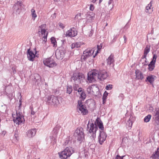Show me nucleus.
Listing matches in <instances>:
<instances>
[{
    "mask_svg": "<svg viewBox=\"0 0 159 159\" xmlns=\"http://www.w3.org/2000/svg\"><path fill=\"white\" fill-rule=\"evenodd\" d=\"M71 142L70 140L69 139L67 138L66 139V141L64 144L65 145H66L68 144H70L71 143Z\"/></svg>",
    "mask_w": 159,
    "mask_h": 159,
    "instance_id": "obj_34",
    "label": "nucleus"
},
{
    "mask_svg": "<svg viewBox=\"0 0 159 159\" xmlns=\"http://www.w3.org/2000/svg\"><path fill=\"white\" fill-rule=\"evenodd\" d=\"M89 9L91 11H93L94 9V7L92 4H90Z\"/></svg>",
    "mask_w": 159,
    "mask_h": 159,
    "instance_id": "obj_43",
    "label": "nucleus"
},
{
    "mask_svg": "<svg viewBox=\"0 0 159 159\" xmlns=\"http://www.w3.org/2000/svg\"><path fill=\"white\" fill-rule=\"evenodd\" d=\"M77 91L79 93V94L84 92V90L81 88H79Z\"/></svg>",
    "mask_w": 159,
    "mask_h": 159,
    "instance_id": "obj_40",
    "label": "nucleus"
},
{
    "mask_svg": "<svg viewBox=\"0 0 159 159\" xmlns=\"http://www.w3.org/2000/svg\"><path fill=\"white\" fill-rule=\"evenodd\" d=\"M31 114H32V115H34V114H35V112H34L33 111V110H31Z\"/></svg>",
    "mask_w": 159,
    "mask_h": 159,
    "instance_id": "obj_51",
    "label": "nucleus"
},
{
    "mask_svg": "<svg viewBox=\"0 0 159 159\" xmlns=\"http://www.w3.org/2000/svg\"><path fill=\"white\" fill-rule=\"evenodd\" d=\"M147 65V64H145L144 65Z\"/></svg>",
    "mask_w": 159,
    "mask_h": 159,
    "instance_id": "obj_59",
    "label": "nucleus"
},
{
    "mask_svg": "<svg viewBox=\"0 0 159 159\" xmlns=\"http://www.w3.org/2000/svg\"><path fill=\"white\" fill-rule=\"evenodd\" d=\"M74 152L73 148L71 147H67L63 151L58 154L61 159H66Z\"/></svg>",
    "mask_w": 159,
    "mask_h": 159,
    "instance_id": "obj_3",
    "label": "nucleus"
},
{
    "mask_svg": "<svg viewBox=\"0 0 159 159\" xmlns=\"http://www.w3.org/2000/svg\"><path fill=\"white\" fill-rule=\"evenodd\" d=\"M35 129H32L29 130L27 133V136L29 138H31L35 135L36 133Z\"/></svg>",
    "mask_w": 159,
    "mask_h": 159,
    "instance_id": "obj_19",
    "label": "nucleus"
},
{
    "mask_svg": "<svg viewBox=\"0 0 159 159\" xmlns=\"http://www.w3.org/2000/svg\"><path fill=\"white\" fill-rule=\"evenodd\" d=\"M123 38L124 39L125 42V43L126 40V37L125 35H124L123 37Z\"/></svg>",
    "mask_w": 159,
    "mask_h": 159,
    "instance_id": "obj_50",
    "label": "nucleus"
},
{
    "mask_svg": "<svg viewBox=\"0 0 159 159\" xmlns=\"http://www.w3.org/2000/svg\"><path fill=\"white\" fill-rule=\"evenodd\" d=\"M150 158L152 159H159V148H158L157 150L153 152Z\"/></svg>",
    "mask_w": 159,
    "mask_h": 159,
    "instance_id": "obj_18",
    "label": "nucleus"
},
{
    "mask_svg": "<svg viewBox=\"0 0 159 159\" xmlns=\"http://www.w3.org/2000/svg\"><path fill=\"white\" fill-rule=\"evenodd\" d=\"M127 26V24L126 25H125V27H124V28H125L126 26Z\"/></svg>",
    "mask_w": 159,
    "mask_h": 159,
    "instance_id": "obj_56",
    "label": "nucleus"
},
{
    "mask_svg": "<svg viewBox=\"0 0 159 159\" xmlns=\"http://www.w3.org/2000/svg\"><path fill=\"white\" fill-rule=\"evenodd\" d=\"M86 82L88 83L95 82L96 80H103L106 79L108 75L105 70H98L95 69L92 70L88 73Z\"/></svg>",
    "mask_w": 159,
    "mask_h": 159,
    "instance_id": "obj_1",
    "label": "nucleus"
},
{
    "mask_svg": "<svg viewBox=\"0 0 159 159\" xmlns=\"http://www.w3.org/2000/svg\"><path fill=\"white\" fill-rule=\"evenodd\" d=\"M154 122L157 125H159V109H156L152 113Z\"/></svg>",
    "mask_w": 159,
    "mask_h": 159,
    "instance_id": "obj_12",
    "label": "nucleus"
},
{
    "mask_svg": "<svg viewBox=\"0 0 159 159\" xmlns=\"http://www.w3.org/2000/svg\"><path fill=\"white\" fill-rule=\"evenodd\" d=\"M78 84H75V85L73 86V89L75 91H77L78 90V88L79 89V86L78 85Z\"/></svg>",
    "mask_w": 159,
    "mask_h": 159,
    "instance_id": "obj_37",
    "label": "nucleus"
},
{
    "mask_svg": "<svg viewBox=\"0 0 159 159\" xmlns=\"http://www.w3.org/2000/svg\"><path fill=\"white\" fill-rule=\"evenodd\" d=\"M97 0H91V2L94 3L96 2Z\"/></svg>",
    "mask_w": 159,
    "mask_h": 159,
    "instance_id": "obj_53",
    "label": "nucleus"
},
{
    "mask_svg": "<svg viewBox=\"0 0 159 159\" xmlns=\"http://www.w3.org/2000/svg\"><path fill=\"white\" fill-rule=\"evenodd\" d=\"M21 106V104L20 103L19 106V107H20V106Z\"/></svg>",
    "mask_w": 159,
    "mask_h": 159,
    "instance_id": "obj_57",
    "label": "nucleus"
},
{
    "mask_svg": "<svg viewBox=\"0 0 159 159\" xmlns=\"http://www.w3.org/2000/svg\"><path fill=\"white\" fill-rule=\"evenodd\" d=\"M125 156H123L122 157H120L119 155H117L115 159H123V157Z\"/></svg>",
    "mask_w": 159,
    "mask_h": 159,
    "instance_id": "obj_41",
    "label": "nucleus"
},
{
    "mask_svg": "<svg viewBox=\"0 0 159 159\" xmlns=\"http://www.w3.org/2000/svg\"><path fill=\"white\" fill-rule=\"evenodd\" d=\"M75 43H73L71 45V48H76L75 47Z\"/></svg>",
    "mask_w": 159,
    "mask_h": 159,
    "instance_id": "obj_45",
    "label": "nucleus"
},
{
    "mask_svg": "<svg viewBox=\"0 0 159 159\" xmlns=\"http://www.w3.org/2000/svg\"><path fill=\"white\" fill-rule=\"evenodd\" d=\"M151 115H148V116L145 117L144 119V121L145 122H149L151 117Z\"/></svg>",
    "mask_w": 159,
    "mask_h": 159,
    "instance_id": "obj_26",
    "label": "nucleus"
},
{
    "mask_svg": "<svg viewBox=\"0 0 159 159\" xmlns=\"http://www.w3.org/2000/svg\"><path fill=\"white\" fill-rule=\"evenodd\" d=\"M152 1H151L149 3L148 6L146 7L145 11L146 12H149V10L151 9V7L152 6L151 4Z\"/></svg>",
    "mask_w": 159,
    "mask_h": 159,
    "instance_id": "obj_29",
    "label": "nucleus"
},
{
    "mask_svg": "<svg viewBox=\"0 0 159 159\" xmlns=\"http://www.w3.org/2000/svg\"><path fill=\"white\" fill-rule=\"evenodd\" d=\"M145 62L146 63H147V61H146V60L145 61Z\"/></svg>",
    "mask_w": 159,
    "mask_h": 159,
    "instance_id": "obj_58",
    "label": "nucleus"
},
{
    "mask_svg": "<svg viewBox=\"0 0 159 159\" xmlns=\"http://www.w3.org/2000/svg\"><path fill=\"white\" fill-rule=\"evenodd\" d=\"M147 55V54H145L144 53L143 55L142 56V59H144V58H146V57Z\"/></svg>",
    "mask_w": 159,
    "mask_h": 159,
    "instance_id": "obj_47",
    "label": "nucleus"
},
{
    "mask_svg": "<svg viewBox=\"0 0 159 159\" xmlns=\"http://www.w3.org/2000/svg\"><path fill=\"white\" fill-rule=\"evenodd\" d=\"M102 46L103 44L102 43H100V45H97L98 50L97 51L96 53L95 54V56H93V57L94 58L95 57V55H96L97 53L98 52V51H100V49L102 48Z\"/></svg>",
    "mask_w": 159,
    "mask_h": 159,
    "instance_id": "obj_32",
    "label": "nucleus"
},
{
    "mask_svg": "<svg viewBox=\"0 0 159 159\" xmlns=\"http://www.w3.org/2000/svg\"><path fill=\"white\" fill-rule=\"evenodd\" d=\"M66 52V50L64 48H59L56 51V57L58 59L61 60L64 57Z\"/></svg>",
    "mask_w": 159,
    "mask_h": 159,
    "instance_id": "obj_9",
    "label": "nucleus"
},
{
    "mask_svg": "<svg viewBox=\"0 0 159 159\" xmlns=\"http://www.w3.org/2000/svg\"><path fill=\"white\" fill-rule=\"evenodd\" d=\"M98 90V88L95 85L89 86L87 89V92L89 94H93Z\"/></svg>",
    "mask_w": 159,
    "mask_h": 159,
    "instance_id": "obj_16",
    "label": "nucleus"
},
{
    "mask_svg": "<svg viewBox=\"0 0 159 159\" xmlns=\"http://www.w3.org/2000/svg\"><path fill=\"white\" fill-rule=\"evenodd\" d=\"M16 115L12 114L13 121L15 123L19 125L24 121L25 120L24 116L21 115V113L16 111Z\"/></svg>",
    "mask_w": 159,
    "mask_h": 159,
    "instance_id": "obj_7",
    "label": "nucleus"
},
{
    "mask_svg": "<svg viewBox=\"0 0 159 159\" xmlns=\"http://www.w3.org/2000/svg\"><path fill=\"white\" fill-rule=\"evenodd\" d=\"M150 48L147 46L145 48L144 53L147 55L150 51Z\"/></svg>",
    "mask_w": 159,
    "mask_h": 159,
    "instance_id": "obj_33",
    "label": "nucleus"
},
{
    "mask_svg": "<svg viewBox=\"0 0 159 159\" xmlns=\"http://www.w3.org/2000/svg\"><path fill=\"white\" fill-rule=\"evenodd\" d=\"M75 44L76 45L75 47L76 48H78L80 47L81 45V43L80 42L75 43Z\"/></svg>",
    "mask_w": 159,
    "mask_h": 159,
    "instance_id": "obj_38",
    "label": "nucleus"
},
{
    "mask_svg": "<svg viewBox=\"0 0 159 159\" xmlns=\"http://www.w3.org/2000/svg\"><path fill=\"white\" fill-rule=\"evenodd\" d=\"M136 78L137 79L142 80L143 78V76L141 72L139 70H136L135 71Z\"/></svg>",
    "mask_w": 159,
    "mask_h": 159,
    "instance_id": "obj_22",
    "label": "nucleus"
},
{
    "mask_svg": "<svg viewBox=\"0 0 159 159\" xmlns=\"http://www.w3.org/2000/svg\"><path fill=\"white\" fill-rule=\"evenodd\" d=\"M157 57L156 55H153L152 60L151 61H152L153 62H154V63H155L156 59H157Z\"/></svg>",
    "mask_w": 159,
    "mask_h": 159,
    "instance_id": "obj_39",
    "label": "nucleus"
},
{
    "mask_svg": "<svg viewBox=\"0 0 159 159\" xmlns=\"http://www.w3.org/2000/svg\"><path fill=\"white\" fill-rule=\"evenodd\" d=\"M77 31L74 28L70 29L66 32V35L71 37H74L77 35Z\"/></svg>",
    "mask_w": 159,
    "mask_h": 159,
    "instance_id": "obj_14",
    "label": "nucleus"
},
{
    "mask_svg": "<svg viewBox=\"0 0 159 159\" xmlns=\"http://www.w3.org/2000/svg\"><path fill=\"white\" fill-rule=\"evenodd\" d=\"M98 127L101 130L104 129L103 123L100 119L98 118L97 119L94 123H90L89 121L87 125V130L89 131L88 134L92 142L94 141L96 138V133Z\"/></svg>",
    "mask_w": 159,
    "mask_h": 159,
    "instance_id": "obj_2",
    "label": "nucleus"
},
{
    "mask_svg": "<svg viewBox=\"0 0 159 159\" xmlns=\"http://www.w3.org/2000/svg\"><path fill=\"white\" fill-rule=\"evenodd\" d=\"M77 111L79 113L82 114L83 115H86L88 113L86 107L82 104V102L81 101H78Z\"/></svg>",
    "mask_w": 159,
    "mask_h": 159,
    "instance_id": "obj_10",
    "label": "nucleus"
},
{
    "mask_svg": "<svg viewBox=\"0 0 159 159\" xmlns=\"http://www.w3.org/2000/svg\"><path fill=\"white\" fill-rule=\"evenodd\" d=\"M22 5L21 2H17L15 4V6H14V8H15V7H16V6H17L18 7V10L20 8H21L22 6Z\"/></svg>",
    "mask_w": 159,
    "mask_h": 159,
    "instance_id": "obj_27",
    "label": "nucleus"
},
{
    "mask_svg": "<svg viewBox=\"0 0 159 159\" xmlns=\"http://www.w3.org/2000/svg\"><path fill=\"white\" fill-rule=\"evenodd\" d=\"M80 98H81L82 100L84 101L86 97V94L85 92L84 91L81 93H80Z\"/></svg>",
    "mask_w": 159,
    "mask_h": 159,
    "instance_id": "obj_28",
    "label": "nucleus"
},
{
    "mask_svg": "<svg viewBox=\"0 0 159 159\" xmlns=\"http://www.w3.org/2000/svg\"><path fill=\"white\" fill-rule=\"evenodd\" d=\"M155 63L151 61L150 64L148 65V70L150 71H152L154 68Z\"/></svg>",
    "mask_w": 159,
    "mask_h": 159,
    "instance_id": "obj_23",
    "label": "nucleus"
},
{
    "mask_svg": "<svg viewBox=\"0 0 159 159\" xmlns=\"http://www.w3.org/2000/svg\"><path fill=\"white\" fill-rule=\"evenodd\" d=\"M155 76L153 75L148 76L147 78L146 81H148L150 84H152L154 81Z\"/></svg>",
    "mask_w": 159,
    "mask_h": 159,
    "instance_id": "obj_24",
    "label": "nucleus"
},
{
    "mask_svg": "<svg viewBox=\"0 0 159 159\" xmlns=\"http://www.w3.org/2000/svg\"><path fill=\"white\" fill-rule=\"evenodd\" d=\"M107 135L104 132L100 131V134L98 137V140L99 143L102 145L105 140Z\"/></svg>",
    "mask_w": 159,
    "mask_h": 159,
    "instance_id": "obj_13",
    "label": "nucleus"
},
{
    "mask_svg": "<svg viewBox=\"0 0 159 159\" xmlns=\"http://www.w3.org/2000/svg\"><path fill=\"white\" fill-rule=\"evenodd\" d=\"M15 137L16 138V140H18V134H15Z\"/></svg>",
    "mask_w": 159,
    "mask_h": 159,
    "instance_id": "obj_48",
    "label": "nucleus"
},
{
    "mask_svg": "<svg viewBox=\"0 0 159 159\" xmlns=\"http://www.w3.org/2000/svg\"><path fill=\"white\" fill-rule=\"evenodd\" d=\"M102 1V0H99V3H100Z\"/></svg>",
    "mask_w": 159,
    "mask_h": 159,
    "instance_id": "obj_55",
    "label": "nucleus"
},
{
    "mask_svg": "<svg viewBox=\"0 0 159 159\" xmlns=\"http://www.w3.org/2000/svg\"><path fill=\"white\" fill-rule=\"evenodd\" d=\"M59 126H57L55 128H54L53 130L55 131V132H56V133H57L58 132V129H59Z\"/></svg>",
    "mask_w": 159,
    "mask_h": 159,
    "instance_id": "obj_42",
    "label": "nucleus"
},
{
    "mask_svg": "<svg viewBox=\"0 0 159 159\" xmlns=\"http://www.w3.org/2000/svg\"><path fill=\"white\" fill-rule=\"evenodd\" d=\"M81 16V14H80V13L79 14H78L77 15L75 16V18H77V17H78V16Z\"/></svg>",
    "mask_w": 159,
    "mask_h": 159,
    "instance_id": "obj_49",
    "label": "nucleus"
},
{
    "mask_svg": "<svg viewBox=\"0 0 159 159\" xmlns=\"http://www.w3.org/2000/svg\"><path fill=\"white\" fill-rule=\"evenodd\" d=\"M31 15L32 16V17H33L34 18H34H36L37 16L36 14L35 11L33 9H31Z\"/></svg>",
    "mask_w": 159,
    "mask_h": 159,
    "instance_id": "obj_31",
    "label": "nucleus"
},
{
    "mask_svg": "<svg viewBox=\"0 0 159 159\" xmlns=\"http://www.w3.org/2000/svg\"><path fill=\"white\" fill-rule=\"evenodd\" d=\"M95 15L93 13L86 15L87 21L88 22H91L94 18Z\"/></svg>",
    "mask_w": 159,
    "mask_h": 159,
    "instance_id": "obj_20",
    "label": "nucleus"
},
{
    "mask_svg": "<svg viewBox=\"0 0 159 159\" xmlns=\"http://www.w3.org/2000/svg\"><path fill=\"white\" fill-rule=\"evenodd\" d=\"M112 0H110L108 2V4L110 5L111 3Z\"/></svg>",
    "mask_w": 159,
    "mask_h": 159,
    "instance_id": "obj_52",
    "label": "nucleus"
},
{
    "mask_svg": "<svg viewBox=\"0 0 159 159\" xmlns=\"http://www.w3.org/2000/svg\"><path fill=\"white\" fill-rule=\"evenodd\" d=\"M27 55L29 60L32 61H33L34 60V59L35 57V55L33 52L30 50V49L28 50Z\"/></svg>",
    "mask_w": 159,
    "mask_h": 159,
    "instance_id": "obj_17",
    "label": "nucleus"
},
{
    "mask_svg": "<svg viewBox=\"0 0 159 159\" xmlns=\"http://www.w3.org/2000/svg\"><path fill=\"white\" fill-rule=\"evenodd\" d=\"M126 124L127 125L128 124L129 127V128H131L132 125V121L129 119V120L127 122Z\"/></svg>",
    "mask_w": 159,
    "mask_h": 159,
    "instance_id": "obj_36",
    "label": "nucleus"
},
{
    "mask_svg": "<svg viewBox=\"0 0 159 159\" xmlns=\"http://www.w3.org/2000/svg\"><path fill=\"white\" fill-rule=\"evenodd\" d=\"M106 99V97L104 95L102 97L103 103H104L105 101V100Z\"/></svg>",
    "mask_w": 159,
    "mask_h": 159,
    "instance_id": "obj_46",
    "label": "nucleus"
},
{
    "mask_svg": "<svg viewBox=\"0 0 159 159\" xmlns=\"http://www.w3.org/2000/svg\"><path fill=\"white\" fill-rule=\"evenodd\" d=\"M114 60L113 56L111 55L107 60V65H111L112 64V66H114Z\"/></svg>",
    "mask_w": 159,
    "mask_h": 159,
    "instance_id": "obj_21",
    "label": "nucleus"
},
{
    "mask_svg": "<svg viewBox=\"0 0 159 159\" xmlns=\"http://www.w3.org/2000/svg\"><path fill=\"white\" fill-rule=\"evenodd\" d=\"M112 85L108 84L107 85L106 87V89L107 90H111L112 88Z\"/></svg>",
    "mask_w": 159,
    "mask_h": 159,
    "instance_id": "obj_35",
    "label": "nucleus"
},
{
    "mask_svg": "<svg viewBox=\"0 0 159 159\" xmlns=\"http://www.w3.org/2000/svg\"><path fill=\"white\" fill-rule=\"evenodd\" d=\"M84 79V75L80 73L74 74L71 78V81L75 84L82 83Z\"/></svg>",
    "mask_w": 159,
    "mask_h": 159,
    "instance_id": "obj_5",
    "label": "nucleus"
},
{
    "mask_svg": "<svg viewBox=\"0 0 159 159\" xmlns=\"http://www.w3.org/2000/svg\"><path fill=\"white\" fill-rule=\"evenodd\" d=\"M72 91V89L71 86H67V92L66 93L69 94L71 93Z\"/></svg>",
    "mask_w": 159,
    "mask_h": 159,
    "instance_id": "obj_30",
    "label": "nucleus"
},
{
    "mask_svg": "<svg viewBox=\"0 0 159 159\" xmlns=\"http://www.w3.org/2000/svg\"><path fill=\"white\" fill-rule=\"evenodd\" d=\"M12 70H13V72L14 73V70H15V69L14 68L12 67Z\"/></svg>",
    "mask_w": 159,
    "mask_h": 159,
    "instance_id": "obj_54",
    "label": "nucleus"
},
{
    "mask_svg": "<svg viewBox=\"0 0 159 159\" xmlns=\"http://www.w3.org/2000/svg\"><path fill=\"white\" fill-rule=\"evenodd\" d=\"M45 101L48 105H53L54 107H57L59 104L57 98L53 95L46 97Z\"/></svg>",
    "mask_w": 159,
    "mask_h": 159,
    "instance_id": "obj_6",
    "label": "nucleus"
},
{
    "mask_svg": "<svg viewBox=\"0 0 159 159\" xmlns=\"http://www.w3.org/2000/svg\"><path fill=\"white\" fill-rule=\"evenodd\" d=\"M43 63L44 65L49 67H52L57 65V64L55 61L51 58L44 59L43 61Z\"/></svg>",
    "mask_w": 159,
    "mask_h": 159,
    "instance_id": "obj_11",
    "label": "nucleus"
},
{
    "mask_svg": "<svg viewBox=\"0 0 159 159\" xmlns=\"http://www.w3.org/2000/svg\"><path fill=\"white\" fill-rule=\"evenodd\" d=\"M51 41L52 44H53L54 47H56L57 46V42L55 39L54 37H52L51 38Z\"/></svg>",
    "mask_w": 159,
    "mask_h": 159,
    "instance_id": "obj_25",
    "label": "nucleus"
},
{
    "mask_svg": "<svg viewBox=\"0 0 159 159\" xmlns=\"http://www.w3.org/2000/svg\"><path fill=\"white\" fill-rule=\"evenodd\" d=\"M107 95H108V94L107 93Z\"/></svg>",
    "mask_w": 159,
    "mask_h": 159,
    "instance_id": "obj_60",
    "label": "nucleus"
},
{
    "mask_svg": "<svg viewBox=\"0 0 159 159\" xmlns=\"http://www.w3.org/2000/svg\"><path fill=\"white\" fill-rule=\"evenodd\" d=\"M46 25L45 24H43L39 26L38 33L41 37L43 43L45 44L47 41V37L48 35V32L45 29Z\"/></svg>",
    "mask_w": 159,
    "mask_h": 159,
    "instance_id": "obj_4",
    "label": "nucleus"
},
{
    "mask_svg": "<svg viewBox=\"0 0 159 159\" xmlns=\"http://www.w3.org/2000/svg\"><path fill=\"white\" fill-rule=\"evenodd\" d=\"M75 134L77 140L80 143L84 139V131L82 128H78L75 130Z\"/></svg>",
    "mask_w": 159,
    "mask_h": 159,
    "instance_id": "obj_8",
    "label": "nucleus"
},
{
    "mask_svg": "<svg viewBox=\"0 0 159 159\" xmlns=\"http://www.w3.org/2000/svg\"><path fill=\"white\" fill-rule=\"evenodd\" d=\"M93 52L94 50L92 49L86 50L84 52V55L82 56V57L84 60H85L89 56H92Z\"/></svg>",
    "mask_w": 159,
    "mask_h": 159,
    "instance_id": "obj_15",
    "label": "nucleus"
},
{
    "mask_svg": "<svg viewBox=\"0 0 159 159\" xmlns=\"http://www.w3.org/2000/svg\"><path fill=\"white\" fill-rule=\"evenodd\" d=\"M59 25L60 27H61L62 29H63L64 28V26L63 25V24L61 23H59Z\"/></svg>",
    "mask_w": 159,
    "mask_h": 159,
    "instance_id": "obj_44",
    "label": "nucleus"
}]
</instances>
